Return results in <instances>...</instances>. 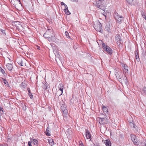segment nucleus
<instances>
[{
	"label": "nucleus",
	"instance_id": "obj_1",
	"mask_svg": "<svg viewBox=\"0 0 146 146\" xmlns=\"http://www.w3.org/2000/svg\"><path fill=\"white\" fill-rule=\"evenodd\" d=\"M102 44L104 50L106 51L109 54L111 55L113 53L112 49L109 46L106 45L104 43H102Z\"/></svg>",
	"mask_w": 146,
	"mask_h": 146
},
{
	"label": "nucleus",
	"instance_id": "obj_2",
	"mask_svg": "<svg viewBox=\"0 0 146 146\" xmlns=\"http://www.w3.org/2000/svg\"><path fill=\"white\" fill-rule=\"evenodd\" d=\"M114 16L115 19L118 23H120L123 20V17L119 15L118 13L115 11L114 13Z\"/></svg>",
	"mask_w": 146,
	"mask_h": 146
},
{
	"label": "nucleus",
	"instance_id": "obj_3",
	"mask_svg": "<svg viewBox=\"0 0 146 146\" xmlns=\"http://www.w3.org/2000/svg\"><path fill=\"white\" fill-rule=\"evenodd\" d=\"M94 27L95 29L97 31L101 32L102 30V25L98 20L96 22V24L94 25Z\"/></svg>",
	"mask_w": 146,
	"mask_h": 146
},
{
	"label": "nucleus",
	"instance_id": "obj_4",
	"mask_svg": "<svg viewBox=\"0 0 146 146\" xmlns=\"http://www.w3.org/2000/svg\"><path fill=\"white\" fill-rule=\"evenodd\" d=\"M61 109L62 110L63 116L66 117L68 113V111L66 108V106L65 104H62L61 105Z\"/></svg>",
	"mask_w": 146,
	"mask_h": 146
},
{
	"label": "nucleus",
	"instance_id": "obj_5",
	"mask_svg": "<svg viewBox=\"0 0 146 146\" xmlns=\"http://www.w3.org/2000/svg\"><path fill=\"white\" fill-rule=\"evenodd\" d=\"M130 136L131 139L133 142L134 144L135 145L137 144V143L138 141V140L136 136L134 134H131L130 135Z\"/></svg>",
	"mask_w": 146,
	"mask_h": 146
},
{
	"label": "nucleus",
	"instance_id": "obj_6",
	"mask_svg": "<svg viewBox=\"0 0 146 146\" xmlns=\"http://www.w3.org/2000/svg\"><path fill=\"white\" fill-rule=\"evenodd\" d=\"M51 32L52 33V34L53 33V31H51H51L50 30L48 29L46 31V33L44 34L43 35V36L45 38L49 37V36H52V35L51 34Z\"/></svg>",
	"mask_w": 146,
	"mask_h": 146
},
{
	"label": "nucleus",
	"instance_id": "obj_7",
	"mask_svg": "<svg viewBox=\"0 0 146 146\" xmlns=\"http://www.w3.org/2000/svg\"><path fill=\"white\" fill-rule=\"evenodd\" d=\"M115 41L117 44L120 45L121 44L122 40L121 36L119 35H117L115 36Z\"/></svg>",
	"mask_w": 146,
	"mask_h": 146
},
{
	"label": "nucleus",
	"instance_id": "obj_8",
	"mask_svg": "<svg viewBox=\"0 0 146 146\" xmlns=\"http://www.w3.org/2000/svg\"><path fill=\"white\" fill-rule=\"evenodd\" d=\"M16 62L20 66H23V62L22 59L21 58H18L16 60Z\"/></svg>",
	"mask_w": 146,
	"mask_h": 146
},
{
	"label": "nucleus",
	"instance_id": "obj_9",
	"mask_svg": "<svg viewBox=\"0 0 146 146\" xmlns=\"http://www.w3.org/2000/svg\"><path fill=\"white\" fill-rule=\"evenodd\" d=\"M135 58L136 60L137 61L139 62L140 61V59L139 57L138 49L136 50L135 52Z\"/></svg>",
	"mask_w": 146,
	"mask_h": 146
},
{
	"label": "nucleus",
	"instance_id": "obj_10",
	"mask_svg": "<svg viewBox=\"0 0 146 146\" xmlns=\"http://www.w3.org/2000/svg\"><path fill=\"white\" fill-rule=\"evenodd\" d=\"M86 136L87 139H90V140H89V141H91V139H90L91 137V135L89 131L88 130H86Z\"/></svg>",
	"mask_w": 146,
	"mask_h": 146
},
{
	"label": "nucleus",
	"instance_id": "obj_11",
	"mask_svg": "<svg viewBox=\"0 0 146 146\" xmlns=\"http://www.w3.org/2000/svg\"><path fill=\"white\" fill-rule=\"evenodd\" d=\"M122 65L123 67V70L124 72L125 73L127 72L128 71V67L127 66L126 64H122Z\"/></svg>",
	"mask_w": 146,
	"mask_h": 146
},
{
	"label": "nucleus",
	"instance_id": "obj_12",
	"mask_svg": "<svg viewBox=\"0 0 146 146\" xmlns=\"http://www.w3.org/2000/svg\"><path fill=\"white\" fill-rule=\"evenodd\" d=\"M99 123L100 124L104 125L106 123V119L104 118H99Z\"/></svg>",
	"mask_w": 146,
	"mask_h": 146
},
{
	"label": "nucleus",
	"instance_id": "obj_13",
	"mask_svg": "<svg viewBox=\"0 0 146 146\" xmlns=\"http://www.w3.org/2000/svg\"><path fill=\"white\" fill-rule=\"evenodd\" d=\"M7 69L9 71H11L13 68V65L12 64L7 63L6 65Z\"/></svg>",
	"mask_w": 146,
	"mask_h": 146
},
{
	"label": "nucleus",
	"instance_id": "obj_14",
	"mask_svg": "<svg viewBox=\"0 0 146 146\" xmlns=\"http://www.w3.org/2000/svg\"><path fill=\"white\" fill-rule=\"evenodd\" d=\"M62 91L58 90L56 93H55V97H56V95H57V97H59V96L62 94Z\"/></svg>",
	"mask_w": 146,
	"mask_h": 146
},
{
	"label": "nucleus",
	"instance_id": "obj_15",
	"mask_svg": "<svg viewBox=\"0 0 146 146\" xmlns=\"http://www.w3.org/2000/svg\"><path fill=\"white\" fill-rule=\"evenodd\" d=\"M110 24L109 23L107 24L105 27V30L108 33H110Z\"/></svg>",
	"mask_w": 146,
	"mask_h": 146
},
{
	"label": "nucleus",
	"instance_id": "obj_16",
	"mask_svg": "<svg viewBox=\"0 0 146 146\" xmlns=\"http://www.w3.org/2000/svg\"><path fill=\"white\" fill-rule=\"evenodd\" d=\"M104 143L106 146H111V142L109 139L106 140Z\"/></svg>",
	"mask_w": 146,
	"mask_h": 146
},
{
	"label": "nucleus",
	"instance_id": "obj_17",
	"mask_svg": "<svg viewBox=\"0 0 146 146\" xmlns=\"http://www.w3.org/2000/svg\"><path fill=\"white\" fill-rule=\"evenodd\" d=\"M64 11L66 14L68 15H70V13L69 11L67 6H65V9H64Z\"/></svg>",
	"mask_w": 146,
	"mask_h": 146
},
{
	"label": "nucleus",
	"instance_id": "obj_18",
	"mask_svg": "<svg viewBox=\"0 0 146 146\" xmlns=\"http://www.w3.org/2000/svg\"><path fill=\"white\" fill-rule=\"evenodd\" d=\"M2 80L3 81V82L5 85V86H7V87H9V85L8 84V82L7 81L6 79H5L3 78H2Z\"/></svg>",
	"mask_w": 146,
	"mask_h": 146
},
{
	"label": "nucleus",
	"instance_id": "obj_19",
	"mask_svg": "<svg viewBox=\"0 0 146 146\" xmlns=\"http://www.w3.org/2000/svg\"><path fill=\"white\" fill-rule=\"evenodd\" d=\"M53 50L54 54H55L56 56H57L58 57L59 56V53L56 49H54V48H53Z\"/></svg>",
	"mask_w": 146,
	"mask_h": 146
},
{
	"label": "nucleus",
	"instance_id": "obj_20",
	"mask_svg": "<svg viewBox=\"0 0 146 146\" xmlns=\"http://www.w3.org/2000/svg\"><path fill=\"white\" fill-rule=\"evenodd\" d=\"M27 90L28 92L29 93V95L30 96V98L31 99H33V97L32 94L31 92L30 89L29 88H27Z\"/></svg>",
	"mask_w": 146,
	"mask_h": 146
},
{
	"label": "nucleus",
	"instance_id": "obj_21",
	"mask_svg": "<svg viewBox=\"0 0 146 146\" xmlns=\"http://www.w3.org/2000/svg\"><path fill=\"white\" fill-rule=\"evenodd\" d=\"M58 88L59 89V90L63 91L64 86L62 83H60L58 85Z\"/></svg>",
	"mask_w": 146,
	"mask_h": 146
},
{
	"label": "nucleus",
	"instance_id": "obj_22",
	"mask_svg": "<svg viewBox=\"0 0 146 146\" xmlns=\"http://www.w3.org/2000/svg\"><path fill=\"white\" fill-rule=\"evenodd\" d=\"M141 93L143 95H146V87H145L143 88Z\"/></svg>",
	"mask_w": 146,
	"mask_h": 146
},
{
	"label": "nucleus",
	"instance_id": "obj_23",
	"mask_svg": "<svg viewBox=\"0 0 146 146\" xmlns=\"http://www.w3.org/2000/svg\"><path fill=\"white\" fill-rule=\"evenodd\" d=\"M49 128L48 127L46 129V132L45 133V134L47 136H50V131L49 130Z\"/></svg>",
	"mask_w": 146,
	"mask_h": 146
},
{
	"label": "nucleus",
	"instance_id": "obj_24",
	"mask_svg": "<svg viewBox=\"0 0 146 146\" xmlns=\"http://www.w3.org/2000/svg\"><path fill=\"white\" fill-rule=\"evenodd\" d=\"M31 140H32L33 144L34 145H37L38 143V141L35 139H31Z\"/></svg>",
	"mask_w": 146,
	"mask_h": 146
},
{
	"label": "nucleus",
	"instance_id": "obj_25",
	"mask_svg": "<svg viewBox=\"0 0 146 146\" xmlns=\"http://www.w3.org/2000/svg\"><path fill=\"white\" fill-rule=\"evenodd\" d=\"M17 29L21 31H22L23 29V27L21 25L19 24H18V25L17 26Z\"/></svg>",
	"mask_w": 146,
	"mask_h": 146
},
{
	"label": "nucleus",
	"instance_id": "obj_26",
	"mask_svg": "<svg viewBox=\"0 0 146 146\" xmlns=\"http://www.w3.org/2000/svg\"><path fill=\"white\" fill-rule=\"evenodd\" d=\"M127 2L131 5H134V0H126Z\"/></svg>",
	"mask_w": 146,
	"mask_h": 146
},
{
	"label": "nucleus",
	"instance_id": "obj_27",
	"mask_svg": "<svg viewBox=\"0 0 146 146\" xmlns=\"http://www.w3.org/2000/svg\"><path fill=\"white\" fill-rule=\"evenodd\" d=\"M48 141L49 142L50 145L51 146H52L54 144V142L52 139H49Z\"/></svg>",
	"mask_w": 146,
	"mask_h": 146
},
{
	"label": "nucleus",
	"instance_id": "obj_28",
	"mask_svg": "<svg viewBox=\"0 0 146 146\" xmlns=\"http://www.w3.org/2000/svg\"><path fill=\"white\" fill-rule=\"evenodd\" d=\"M102 110L105 113H107L108 112V109L105 106H103Z\"/></svg>",
	"mask_w": 146,
	"mask_h": 146
},
{
	"label": "nucleus",
	"instance_id": "obj_29",
	"mask_svg": "<svg viewBox=\"0 0 146 146\" xmlns=\"http://www.w3.org/2000/svg\"><path fill=\"white\" fill-rule=\"evenodd\" d=\"M129 123L130 127L131 128H136L135 127L134 123H133V122H130Z\"/></svg>",
	"mask_w": 146,
	"mask_h": 146
},
{
	"label": "nucleus",
	"instance_id": "obj_30",
	"mask_svg": "<svg viewBox=\"0 0 146 146\" xmlns=\"http://www.w3.org/2000/svg\"><path fill=\"white\" fill-rule=\"evenodd\" d=\"M141 13L142 16L145 19V20L146 21V15L145 13V12L143 11H141Z\"/></svg>",
	"mask_w": 146,
	"mask_h": 146
},
{
	"label": "nucleus",
	"instance_id": "obj_31",
	"mask_svg": "<svg viewBox=\"0 0 146 146\" xmlns=\"http://www.w3.org/2000/svg\"><path fill=\"white\" fill-rule=\"evenodd\" d=\"M26 84L22 82L20 85V86L22 88L25 89L26 87Z\"/></svg>",
	"mask_w": 146,
	"mask_h": 146
},
{
	"label": "nucleus",
	"instance_id": "obj_32",
	"mask_svg": "<svg viewBox=\"0 0 146 146\" xmlns=\"http://www.w3.org/2000/svg\"><path fill=\"white\" fill-rule=\"evenodd\" d=\"M42 88L44 89H47L48 87V84H44L42 82Z\"/></svg>",
	"mask_w": 146,
	"mask_h": 146
},
{
	"label": "nucleus",
	"instance_id": "obj_33",
	"mask_svg": "<svg viewBox=\"0 0 146 146\" xmlns=\"http://www.w3.org/2000/svg\"><path fill=\"white\" fill-rule=\"evenodd\" d=\"M0 71L4 76H5L6 75H7V74L5 73L4 70L2 68L1 69Z\"/></svg>",
	"mask_w": 146,
	"mask_h": 146
},
{
	"label": "nucleus",
	"instance_id": "obj_34",
	"mask_svg": "<svg viewBox=\"0 0 146 146\" xmlns=\"http://www.w3.org/2000/svg\"><path fill=\"white\" fill-rule=\"evenodd\" d=\"M115 75L117 77V78L118 79H121V78L119 75L118 72H116L115 73Z\"/></svg>",
	"mask_w": 146,
	"mask_h": 146
},
{
	"label": "nucleus",
	"instance_id": "obj_35",
	"mask_svg": "<svg viewBox=\"0 0 146 146\" xmlns=\"http://www.w3.org/2000/svg\"><path fill=\"white\" fill-rule=\"evenodd\" d=\"M1 33L2 34H5V35H6L5 29H0V33Z\"/></svg>",
	"mask_w": 146,
	"mask_h": 146
},
{
	"label": "nucleus",
	"instance_id": "obj_36",
	"mask_svg": "<svg viewBox=\"0 0 146 146\" xmlns=\"http://www.w3.org/2000/svg\"><path fill=\"white\" fill-rule=\"evenodd\" d=\"M95 6L100 9H102V6L101 5H98L97 3L96 4V5H95Z\"/></svg>",
	"mask_w": 146,
	"mask_h": 146
},
{
	"label": "nucleus",
	"instance_id": "obj_37",
	"mask_svg": "<svg viewBox=\"0 0 146 146\" xmlns=\"http://www.w3.org/2000/svg\"><path fill=\"white\" fill-rule=\"evenodd\" d=\"M65 35L67 37V38H70V36H69V33H68V32H67V31H66L65 32Z\"/></svg>",
	"mask_w": 146,
	"mask_h": 146
},
{
	"label": "nucleus",
	"instance_id": "obj_38",
	"mask_svg": "<svg viewBox=\"0 0 146 146\" xmlns=\"http://www.w3.org/2000/svg\"><path fill=\"white\" fill-rule=\"evenodd\" d=\"M32 140H31V141H28V144L29 146H32L31 144L32 143Z\"/></svg>",
	"mask_w": 146,
	"mask_h": 146
},
{
	"label": "nucleus",
	"instance_id": "obj_39",
	"mask_svg": "<svg viewBox=\"0 0 146 146\" xmlns=\"http://www.w3.org/2000/svg\"><path fill=\"white\" fill-rule=\"evenodd\" d=\"M27 106H26L24 105H23V110H24V111H25L26 110H27Z\"/></svg>",
	"mask_w": 146,
	"mask_h": 146
},
{
	"label": "nucleus",
	"instance_id": "obj_40",
	"mask_svg": "<svg viewBox=\"0 0 146 146\" xmlns=\"http://www.w3.org/2000/svg\"><path fill=\"white\" fill-rule=\"evenodd\" d=\"M52 36H51V37H50V36H49V37H48L47 38H48V40L49 41H52Z\"/></svg>",
	"mask_w": 146,
	"mask_h": 146
},
{
	"label": "nucleus",
	"instance_id": "obj_41",
	"mask_svg": "<svg viewBox=\"0 0 146 146\" xmlns=\"http://www.w3.org/2000/svg\"><path fill=\"white\" fill-rule=\"evenodd\" d=\"M51 45L53 47V46L55 48L54 49H56V48H57V47L56 46V47H55L54 46V43H52L51 44Z\"/></svg>",
	"mask_w": 146,
	"mask_h": 146
},
{
	"label": "nucleus",
	"instance_id": "obj_42",
	"mask_svg": "<svg viewBox=\"0 0 146 146\" xmlns=\"http://www.w3.org/2000/svg\"><path fill=\"white\" fill-rule=\"evenodd\" d=\"M123 82H124L126 84H127L128 83V81H127V79L126 80H125Z\"/></svg>",
	"mask_w": 146,
	"mask_h": 146
},
{
	"label": "nucleus",
	"instance_id": "obj_43",
	"mask_svg": "<svg viewBox=\"0 0 146 146\" xmlns=\"http://www.w3.org/2000/svg\"><path fill=\"white\" fill-rule=\"evenodd\" d=\"M127 79V78L126 76H124V77H123V81H124L125 80H126Z\"/></svg>",
	"mask_w": 146,
	"mask_h": 146
},
{
	"label": "nucleus",
	"instance_id": "obj_44",
	"mask_svg": "<svg viewBox=\"0 0 146 146\" xmlns=\"http://www.w3.org/2000/svg\"><path fill=\"white\" fill-rule=\"evenodd\" d=\"M61 5H64V6L65 7V6H67L64 2H61Z\"/></svg>",
	"mask_w": 146,
	"mask_h": 146
},
{
	"label": "nucleus",
	"instance_id": "obj_45",
	"mask_svg": "<svg viewBox=\"0 0 146 146\" xmlns=\"http://www.w3.org/2000/svg\"><path fill=\"white\" fill-rule=\"evenodd\" d=\"M73 2H78V0H71Z\"/></svg>",
	"mask_w": 146,
	"mask_h": 146
},
{
	"label": "nucleus",
	"instance_id": "obj_46",
	"mask_svg": "<svg viewBox=\"0 0 146 146\" xmlns=\"http://www.w3.org/2000/svg\"><path fill=\"white\" fill-rule=\"evenodd\" d=\"M1 111L3 112V108L0 109V112L1 113H2L1 112Z\"/></svg>",
	"mask_w": 146,
	"mask_h": 146
},
{
	"label": "nucleus",
	"instance_id": "obj_47",
	"mask_svg": "<svg viewBox=\"0 0 146 146\" xmlns=\"http://www.w3.org/2000/svg\"><path fill=\"white\" fill-rule=\"evenodd\" d=\"M123 78L122 77L121 78V79H118V80L120 82H121L122 81V78Z\"/></svg>",
	"mask_w": 146,
	"mask_h": 146
},
{
	"label": "nucleus",
	"instance_id": "obj_48",
	"mask_svg": "<svg viewBox=\"0 0 146 146\" xmlns=\"http://www.w3.org/2000/svg\"><path fill=\"white\" fill-rule=\"evenodd\" d=\"M36 48L38 50H40V47L39 46H36Z\"/></svg>",
	"mask_w": 146,
	"mask_h": 146
},
{
	"label": "nucleus",
	"instance_id": "obj_49",
	"mask_svg": "<svg viewBox=\"0 0 146 146\" xmlns=\"http://www.w3.org/2000/svg\"><path fill=\"white\" fill-rule=\"evenodd\" d=\"M0 146H7L6 144H3L2 145H0Z\"/></svg>",
	"mask_w": 146,
	"mask_h": 146
},
{
	"label": "nucleus",
	"instance_id": "obj_50",
	"mask_svg": "<svg viewBox=\"0 0 146 146\" xmlns=\"http://www.w3.org/2000/svg\"><path fill=\"white\" fill-rule=\"evenodd\" d=\"M142 146H146V143H144L142 145Z\"/></svg>",
	"mask_w": 146,
	"mask_h": 146
},
{
	"label": "nucleus",
	"instance_id": "obj_51",
	"mask_svg": "<svg viewBox=\"0 0 146 146\" xmlns=\"http://www.w3.org/2000/svg\"><path fill=\"white\" fill-rule=\"evenodd\" d=\"M98 1H101V2H102L104 1V0H98Z\"/></svg>",
	"mask_w": 146,
	"mask_h": 146
},
{
	"label": "nucleus",
	"instance_id": "obj_52",
	"mask_svg": "<svg viewBox=\"0 0 146 146\" xmlns=\"http://www.w3.org/2000/svg\"><path fill=\"white\" fill-rule=\"evenodd\" d=\"M2 108V107L0 105V109H1V108Z\"/></svg>",
	"mask_w": 146,
	"mask_h": 146
},
{
	"label": "nucleus",
	"instance_id": "obj_53",
	"mask_svg": "<svg viewBox=\"0 0 146 146\" xmlns=\"http://www.w3.org/2000/svg\"><path fill=\"white\" fill-rule=\"evenodd\" d=\"M55 97H57V98H58V97H57V95H56V97H55Z\"/></svg>",
	"mask_w": 146,
	"mask_h": 146
},
{
	"label": "nucleus",
	"instance_id": "obj_54",
	"mask_svg": "<svg viewBox=\"0 0 146 146\" xmlns=\"http://www.w3.org/2000/svg\"><path fill=\"white\" fill-rule=\"evenodd\" d=\"M16 22V23H18V22Z\"/></svg>",
	"mask_w": 146,
	"mask_h": 146
},
{
	"label": "nucleus",
	"instance_id": "obj_55",
	"mask_svg": "<svg viewBox=\"0 0 146 146\" xmlns=\"http://www.w3.org/2000/svg\"><path fill=\"white\" fill-rule=\"evenodd\" d=\"M98 146V145H97V146Z\"/></svg>",
	"mask_w": 146,
	"mask_h": 146
}]
</instances>
